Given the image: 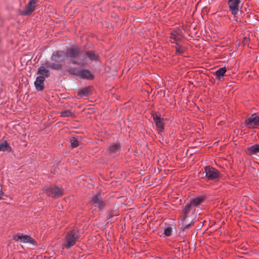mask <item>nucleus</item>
I'll return each mask as SVG.
<instances>
[{
  "label": "nucleus",
  "instance_id": "25",
  "mask_svg": "<svg viewBox=\"0 0 259 259\" xmlns=\"http://www.w3.org/2000/svg\"><path fill=\"white\" fill-rule=\"evenodd\" d=\"M60 116L61 117H74V114L69 109L65 110L60 112Z\"/></svg>",
  "mask_w": 259,
  "mask_h": 259
},
{
  "label": "nucleus",
  "instance_id": "5",
  "mask_svg": "<svg viewBox=\"0 0 259 259\" xmlns=\"http://www.w3.org/2000/svg\"><path fill=\"white\" fill-rule=\"evenodd\" d=\"M244 124L248 129L258 128L259 126V115L256 113L251 114L245 120Z\"/></svg>",
  "mask_w": 259,
  "mask_h": 259
},
{
  "label": "nucleus",
  "instance_id": "14",
  "mask_svg": "<svg viewBox=\"0 0 259 259\" xmlns=\"http://www.w3.org/2000/svg\"><path fill=\"white\" fill-rule=\"evenodd\" d=\"M83 54L89 58L91 61H98L100 60L99 55L96 53L95 51L90 50L86 52H83Z\"/></svg>",
  "mask_w": 259,
  "mask_h": 259
},
{
  "label": "nucleus",
  "instance_id": "33",
  "mask_svg": "<svg viewBox=\"0 0 259 259\" xmlns=\"http://www.w3.org/2000/svg\"><path fill=\"white\" fill-rule=\"evenodd\" d=\"M81 65L82 66H83V65H84V64L83 63H82L81 64Z\"/></svg>",
  "mask_w": 259,
  "mask_h": 259
},
{
  "label": "nucleus",
  "instance_id": "19",
  "mask_svg": "<svg viewBox=\"0 0 259 259\" xmlns=\"http://www.w3.org/2000/svg\"><path fill=\"white\" fill-rule=\"evenodd\" d=\"M174 48L176 49V55H182L187 51V48L182 45L179 43H176Z\"/></svg>",
  "mask_w": 259,
  "mask_h": 259
},
{
  "label": "nucleus",
  "instance_id": "18",
  "mask_svg": "<svg viewBox=\"0 0 259 259\" xmlns=\"http://www.w3.org/2000/svg\"><path fill=\"white\" fill-rule=\"evenodd\" d=\"M205 200V197L200 196L191 199L190 203L193 207H198Z\"/></svg>",
  "mask_w": 259,
  "mask_h": 259
},
{
  "label": "nucleus",
  "instance_id": "29",
  "mask_svg": "<svg viewBox=\"0 0 259 259\" xmlns=\"http://www.w3.org/2000/svg\"><path fill=\"white\" fill-rule=\"evenodd\" d=\"M193 224H194L193 223H190V224L186 225L185 227H183L182 230L183 231H184L186 230L189 229L190 227H191L193 225Z\"/></svg>",
  "mask_w": 259,
  "mask_h": 259
},
{
  "label": "nucleus",
  "instance_id": "13",
  "mask_svg": "<svg viewBox=\"0 0 259 259\" xmlns=\"http://www.w3.org/2000/svg\"><path fill=\"white\" fill-rule=\"evenodd\" d=\"M182 35L179 33L178 30H174L170 33L169 38L172 44L179 43L182 40Z\"/></svg>",
  "mask_w": 259,
  "mask_h": 259
},
{
  "label": "nucleus",
  "instance_id": "10",
  "mask_svg": "<svg viewBox=\"0 0 259 259\" xmlns=\"http://www.w3.org/2000/svg\"><path fill=\"white\" fill-rule=\"evenodd\" d=\"M240 3V0H228L229 11L234 16H236L238 13Z\"/></svg>",
  "mask_w": 259,
  "mask_h": 259
},
{
  "label": "nucleus",
  "instance_id": "24",
  "mask_svg": "<svg viewBox=\"0 0 259 259\" xmlns=\"http://www.w3.org/2000/svg\"><path fill=\"white\" fill-rule=\"evenodd\" d=\"M227 71V69L225 67H221L218 69L214 73V74L216 76L217 78L220 79L221 77L224 76L225 73Z\"/></svg>",
  "mask_w": 259,
  "mask_h": 259
},
{
  "label": "nucleus",
  "instance_id": "16",
  "mask_svg": "<svg viewBox=\"0 0 259 259\" xmlns=\"http://www.w3.org/2000/svg\"><path fill=\"white\" fill-rule=\"evenodd\" d=\"M45 78L42 76H37L34 82L36 89L38 91H41L44 89V81Z\"/></svg>",
  "mask_w": 259,
  "mask_h": 259
},
{
  "label": "nucleus",
  "instance_id": "7",
  "mask_svg": "<svg viewBox=\"0 0 259 259\" xmlns=\"http://www.w3.org/2000/svg\"><path fill=\"white\" fill-rule=\"evenodd\" d=\"M90 203L95 207L98 208L100 210H102L106 205L105 201L101 196L100 192L94 195L91 198Z\"/></svg>",
  "mask_w": 259,
  "mask_h": 259
},
{
  "label": "nucleus",
  "instance_id": "9",
  "mask_svg": "<svg viewBox=\"0 0 259 259\" xmlns=\"http://www.w3.org/2000/svg\"><path fill=\"white\" fill-rule=\"evenodd\" d=\"M13 239L16 241H20L22 243H30L32 244H35L36 241L30 236L24 235L22 233H18L13 235Z\"/></svg>",
  "mask_w": 259,
  "mask_h": 259
},
{
  "label": "nucleus",
  "instance_id": "22",
  "mask_svg": "<svg viewBox=\"0 0 259 259\" xmlns=\"http://www.w3.org/2000/svg\"><path fill=\"white\" fill-rule=\"evenodd\" d=\"M37 73L45 77H48L50 75V71L46 69L44 66H41L38 68Z\"/></svg>",
  "mask_w": 259,
  "mask_h": 259
},
{
  "label": "nucleus",
  "instance_id": "17",
  "mask_svg": "<svg viewBox=\"0 0 259 259\" xmlns=\"http://www.w3.org/2000/svg\"><path fill=\"white\" fill-rule=\"evenodd\" d=\"M121 148V145L120 143H113L108 147V150L109 152L110 155H112L115 153L118 150Z\"/></svg>",
  "mask_w": 259,
  "mask_h": 259
},
{
  "label": "nucleus",
  "instance_id": "4",
  "mask_svg": "<svg viewBox=\"0 0 259 259\" xmlns=\"http://www.w3.org/2000/svg\"><path fill=\"white\" fill-rule=\"evenodd\" d=\"M83 52L78 46H74L68 48L66 51V54L68 57L72 59V63L75 64H80L77 59L83 55Z\"/></svg>",
  "mask_w": 259,
  "mask_h": 259
},
{
  "label": "nucleus",
  "instance_id": "2",
  "mask_svg": "<svg viewBox=\"0 0 259 259\" xmlns=\"http://www.w3.org/2000/svg\"><path fill=\"white\" fill-rule=\"evenodd\" d=\"M63 51H56L53 52L51 56V60L55 63H51L49 61H46L44 65L45 67L50 68L53 70H61L63 67V65L60 63V62H63L64 59H61L63 57Z\"/></svg>",
  "mask_w": 259,
  "mask_h": 259
},
{
  "label": "nucleus",
  "instance_id": "31",
  "mask_svg": "<svg viewBox=\"0 0 259 259\" xmlns=\"http://www.w3.org/2000/svg\"><path fill=\"white\" fill-rule=\"evenodd\" d=\"M248 40L247 38L245 37L244 39V43H247L248 42Z\"/></svg>",
  "mask_w": 259,
  "mask_h": 259
},
{
  "label": "nucleus",
  "instance_id": "1",
  "mask_svg": "<svg viewBox=\"0 0 259 259\" xmlns=\"http://www.w3.org/2000/svg\"><path fill=\"white\" fill-rule=\"evenodd\" d=\"M79 233L77 228L72 229L64 233L63 239L62 247L64 248L70 249L72 247L79 239Z\"/></svg>",
  "mask_w": 259,
  "mask_h": 259
},
{
  "label": "nucleus",
  "instance_id": "6",
  "mask_svg": "<svg viewBox=\"0 0 259 259\" xmlns=\"http://www.w3.org/2000/svg\"><path fill=\"white\" fill-rule=\"evenodd\" d=\"M205 177L208 180L218 181L220 177L219 171L211 166H206L204 168Z\"/></svg>",
  "mask_w": 259,
  "mask_h": 259
},
{
  "label": "nucleus",
  "instance_id": "8",
  "mask_svg": "<svg viewBox=\"0 0 259 259\" xmlns=\"http://www.w3.org/2000/svg\"><path fill=\"white\" fill-rule=\"evenodd\" d=\"M37 0H29L28 3L25 6L24 10L20 12L21 16H29L35 10Z\"/></svg>",
  "mask_w": 259,
  "mask_h": 259
},
{
  "label": "nucleus",
  "instance_id": "23",
  "mask_svg": "<svg viewBox=\"0 0 259 259\" xmlns=\"http://www.w3.org/2000/svg\"><path fill=\"white\" fill-rule=\"evenodd\" d=\"M11 152L12 148L7 141H4L0 144V151Z\"/></svg>",
  "mask_w": 259,
  "mask_h": 259
},
{
  "label": "nucleus",
  "instance_id": "3",
  "mask_svg": "<svg viewBox=\"0 0 259 259\" xmlns=\"http://www.w3.org/2000/svg\"><path fill=\"white\" fill-rule=\"evenodd\" d=\"M42 191L47 196L54 199L61 197L64 194L63 188L54 184L46 185Z\"/></svg>",
  "mask_w": 259,
  "mask_h": 259
},
{
  "label": "nucleus",
  "instance_id": "21",
  "mask_svg": "<svg viewBox=\"0 0 259 259\" xmlns=\"http://www.w3.org/2000/svg\"><path fill=\"white\" fill-rule=\"evenodd\" d=\"M92 87H87L80 90L78 92V95L80 97L86 96L91 94Z\"/></svg>",
  "mask_w": 259,
  "mask_h": 259
},
{
  "label": "nucleus",
  "instance_id": "30",
  "mask_svg": "<svg viewBox=\"0 0 259 259\" xmlns=\"http://www.w3.org/2000/svg\"><path fill=\"white\" fill-rule=\"evenodd\" d=\"M3 195H4V192L3 191L2 186L1 185H0V200L2 199Z\"/></svg>",
  "mask_w": 259,
  "mask_h": 259
},
{
  "label": "nucleus",
  "instance_id": "27",
  "mask_svg": "<svg viewBox=\"0 0 259 259\" xmlns=\"http://www.w3.org/2000/svg\"><path fill=\"white\" fill-rule=\"evenodd\" d=\"M68 72L71 75L78 76L79 71L76 68H71L68 70Z\"/></svg>",
  "mask_w": 259,
  "mask_h": 259
},
{
  "label": "nucleus",
  "instance_id": "20",
  "mask_svg": "<svg viewBox=\"0 0 259 259\" xmlns=\"http://www.w3.org/2000/svg\"><path fill=\"white\" fill-rule=\"evenodd\" d=\"M247 153L248 155L255 154L259 153V145L254 144L247 148Z\"/></svg>",
  "mask_w": 259,
  "mask_h": 259
},
{
  "label": "nucleus",
  "instance_id": "28",
  "mask_svg": "<svg viewBox=\"0 0 259 259\" xmlns=\"http://www.w3.org/2000/svg\"><path fill=\"white\" fill-rule=\"evenodd\" d=\"M172 228L170 227L165 228L164 230V234L166 236H169L171 235Z\"/></svg>",
  "mask_w": 259,
  "mask_h": 259
},
{
  "label": "nucleus",
  "instance_id": "26",
  "mask_svg": "<svg viewBox=\"0 0 259 259\" xmlns=\"http://www.w3.org/2000/svg\"><path fill=\"white\" fill-rule=\"evenodd\" d=\"M70 143L73 148H76L79 145L78 141L75 137L70 139Z\"/></svg>",
  "mask_w": 259,
  "mask_h": 259
},
{
  "label": "nucleus",
  "instance_id": "15",
  "mask_svg": "<svg viewBox=\"0 0 259 259\" xmlns=\"http://www.w3.org/2000/svg\"><path fill=\"white\" fill-rule=\"evenodd\" d=\"M193 206L190 203L186 204V205L182 206V215L181 216V221L184 222L185 221L186 218L188 217V215L190 213L192 209Z\"/></svg>",
  "mask_w": 259,
  "mask_h": 259
},
{
  "label": "nucleus",
  "instance_id": "11",
  "mask_svg": "<svg viewBox=\"0 0 259 259\" xmlns=\"http://www.w3.org/2000/svg\"><path fill=\"white\" fill-rule=\"evenodd\" d=\"M152 116L155 125L159 129V132L163 131L164 126L163 118H161L159 114H154Z\"/></svg>",
  "mask_w": 259,
  "mask_h": 259
},
{
  "label": "nucleus",
  "instance_id": "32",
  "mask_svg": "<svg viewBox=\"0 0 259 259\" xmlns=\"http://www.w3.org/2000/svg\"><path fill=\"white\" fill-rule=\"evenodd\" d=\"M82 60L83 61H87L86 57H84Z\"/></svg>",
  "mask_w": 259,
  "mask_h": 259
},
{
  "label": "nucleus",
  "instance_id": "12",
  "mask_svg": "<svg viewBox=\"0 0 259 259\" xmlns=\"http://www.w3.org/2000/svg\"><path fill=\"white\" fill-rule=\"evenodd\" d=\"M78 76L82 79L93 80L94 78V74L87 69H82L79 70Z\"/></svg>",
  "mask_w": 259,
  "mask_h": 259
}]
</instances>
